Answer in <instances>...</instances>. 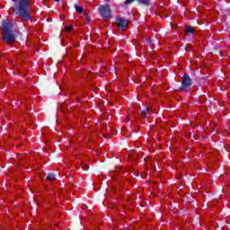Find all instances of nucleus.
Segmentation results:
<instances>
[{"label": "nucleus", "mask_w": 230, "mask_h": 230, "mask_svg": "<svg viewBox=\"0 0 230 230\" xmlns=\"http://www.w3.org/2000/svg\"><path fill=\"white\" fill-rule=\"evenodd\" d=\"M14 5L13 7V12L16 15H19L21 18L30 21L31 19V15H30V12L28 8L30 6V2L28 0H13Z\"/></svg>", "instance_id": "nucleus-1"}, {"label": "nucleus", "mask_w": 230, "mask_h": 230, "mask_svg": "<svg viewBox=\"0 0 230 230\" xmlns=\"http://www.w3.org/2000/svg\"><path fill=\"white\" fill-rule=\"evenodd\" d=\"M2 33L6 44H12L15 40V36L12 34V23L10 22H3Z\"/></svg>", "instance_id": "nucleus-2"}, {"label": "nucleus", "mask_w": 230, "mask_h": 230, "mask_svg": "<svg viewBox=\"0 0 230 230\" xmlns=\"http://www.w3.org/2000/svg\"><path fill=\"white\" fill-rule=\"evenodd\" d=\"M99 12L102 15V17L104 19V21H108V19H111V5H100L99 6Z\"/></svg>", "instance_id": "nucleus-3"}, {"label": "nucleus", "mask_w": 230, "mask_h": 230, "mask_svg": "<svg viewBox=\"0 0 230 230\" xmlns=\"http://www.w3.org/2000/svg\"><path fill=\"white\" fill-rule=\"evenodd\" d=\"M116 24L119 28V30H127L128 26V21L123 19V18H117Z\"/></svg>", "instance_id": "nucleus-4"}, {"label": "nucleus", "mask_w": 230, "mask_h": 230, "mask_svg": "<svg viewBox=\"0 0 230 230\" xmlns=\"http://www.w3.org/2000/svg\"><path fill=\"white\" fill-rule=\"evenodd\" d=\"M190 85H191V78H190V75H184L182 77L183 89H186V87H190Z\"/></svg>", "instance_id": "nucleus-5"}, {"label": "nucleus", "mask_w": 230, "mask_h": 230, "mask_svg": "<svg viewBox=\"0 0 230 230\" xmlns=\"http://www.w3.org/2000/svg\"><path fill=\"white\" fill-rule=\"evenodd\" d=\"M55 179H57V178H55V174H53V173H49V174H48V176H47V180H48V181H50V182L53 181H55Z\"/></svg>", "instance_id": "nucleus-6"}, {"label": "nucleus", "mask_w": 230, "mask_h": 230, "mask_svg": "<svg viewBox=\"0 0 230 230\" xmlns=\"http://www.w3.org/2000/svg\"><path fill=\"white\" fill-rule=\"evenodd\" d=\"M140 4H145L146 6H148L150 4V0H137Z\"/></svg>", "instance_id": "nucleus-7"}, {"label": "nucleus", "mask_w": 230, "mask_h": 230, "mask_svg": "<svg viewBox=\"0 0 230 230\" xmlns=\"http://www.w3.org/2000/svg\"><path fill=\"white\" fill-rule=\"evenodd\" d=\"M143 114H152V107H147L142 111Z\"/></svg>", "instance_id": "nucleus-8"}, {"label": "nucleus", "mask_w": 230, "mask_h": 230, "mask_svg": "<svg viewBox=\"0 0 230 230\" xmlns=\"http://www.w3.org/2000/svg\"><path fill=\"white\" fill-rule=\"evenodd\" d=\"M75 8L77 13H82L84 12V9H82V7H80L79 5H75Z\"/></svg>", "instance_id": "nucleus-9"}, {"label": "nucleus", "mask_w": 230, "mask_h": 230, "mask_svg": "<svg viewBox=\"0 0 230 230\" xmlns=\"http://www.w3.org/2000/svg\"><path fill=\"white\" fill-rule=\"evenodd\" d=\"M187 33H193L195 31V28L193 27H187L186 28Z\"/></svg>", "instance_id": "nucleus-10"}, {"label": "nucleus", "mask_w": 230, "mask_h": 230, "mask_svg": "<svg viewBox=\"0 0 230 230\" xmlns=\"http://www.w3.org/2000/svg\"><path fill=\"white\" fill-rule=\"evenodd\" d=\"M136 0H126L125 2H124V4H131V3H134Z\"/></svg>", "instance_id": "nucleus-11"}, {"label": "nucleus", "mask_w": 230, "mask_h": 230, "mask_svg": "<svg viewBox=\"0 0 230 230\" xmlns=\"http://www.w3.org/2000/svg\"><path fill=\"white\" fill-rule=\"evenodd\" d=\"M66 31H71L73 30V26H67L65 28Z\"/></svg>", "instance_id": "nucleus-12"}, {"label": "nucleus", "mask_w": 230, "mask_h": 230, "mask_svg": "<svg viewBox=\"0 0 230 230\" xmlns=\"http://www.w3.org/2000/svg\"><path fill=\"white\" fill-rule=\"evenodd\" d=\"M83 170H87L89 167H84V165L82 166Z\"/></svg>", "instance_id": "nucleus-13"}, {"label": "nucleus", "mask_w": 230, "mask_h": 230, "mask_svg": "<svg viewBox=\"0 0 230 230\" xmlns=\"http://www.w3.org/2000/svg\"><path fill=\"white\" fill-rule=\"evenodd\" d=\"M56 1V3H58V2H60V0H55Z\"/></svg>", "instance_id": "nucleus-14"}, {"label": "nucleus", "mask_w": 230, "mask_h": 230, "mask_svg": "<svg viewBox=\"0 0 230 230\" xmlns=\"http://www.w3.org/2000/svg\"><path fill=\"white\" fill-rule=\"evenodd\" d=\"M1 8H3V5H1V4H0V9H1Z\"/></svg>", "instance_id": "nucleus-15"}, {"label": "nucleus", "mask_w": 230, "mask_h": 230, "mask_svg": "<svg viewBox=\"0 0 230 230\" xmlns=\"http://www.w3.org/2000/svg\"><path fill=\"white\" fill-rule=\"evenodd\" d=\"M105 1L109 2V1H111V0H105Z\"/></svg>", "instance_id": "nucleus-16"}]
</instances>
